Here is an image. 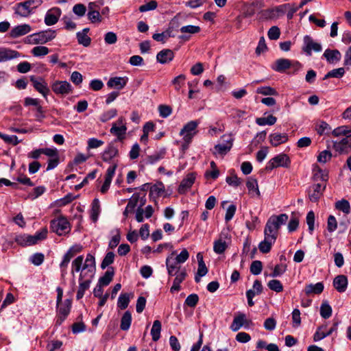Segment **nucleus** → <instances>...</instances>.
Instances as JSON below:
<instances>
[{
	"instance_id": "nucleus-23",
	"label": "nucleus",
	"mask_w": 351,
	"mask_h": 351,
	"mask_svg": "<svg viewBox=\"0 0 351 351\" xmlns=\"http://www.w3.org/2000/svg\"><path fill=\"white\" fill-rule=\"evenodd\" d=\"M350 137H344L340 141H333V148L340 154L346 152L351 147Z\"/></svg>"
},
{
	"instance_id": "nucleus-18",
	"label": "nucleus",
	"mask_w": 351,
	"mask_h": 351,
	"mask_svg": "<svg viewBox=\"0 0 351 351\" xmlns=\"http://www.w3.org/2000/svg\"><path fill=\"white\" fill-rule=\"evenodd\" d=\"M195 180V173H191L187 174L186 176L182 180L178 187V193L180 194L185 193L192 186Z\"/></svg>"
},
{
	"instance_id": "nucleus-51",
	"label": "nucleus",
	"mask_w": 351,
	"mask_h": 351,
	"mask_svg": "<svg viewBox=\"0 0 351 351\" xmlns=\"http://www.w3.org/2000/svg\"><path fill=\"white\" fill-rule=\"evenodd\" d=\"M256 93L263 95H278V92L270 86H261L256 89Z\"/></svg>"
},
{
	"instance_id": "nucleus-63",
	"label": "nucleus",
	"mask_w": 351,
	"mask_h": 351,
	"mask_svg": "<svg viewBox=\"0 0 351 351\" xmlns=\"http://www.w3.org/2000/svg\"><path fill=\"white\" fill-rule=\"evenodd\" d=\"M226 181L229 185L234 187L239 186L242 182V180L238 178L236 175L228 176Z\"/></svg>"
},
{
	"instance_id": "nucleus-14",
	"label": "nucleus",
	"mask_w": 351,
	"mask_h": 351,
	"mask_svg": "<svg viewBox=\"0 0 351 351\" xmlns=\"http://www.w3.org/2000/svg\"><path fill=\"white\" fill-rule=\"evenodd\" d=\"M62 11L58 7H53L47 10L45 16V23L48 26H51L57 23L60 16Z\"/></svg>"
},
{
	"instance_id": "nucleus-12",
	"label": "nucleus",
	"mask_w": 351,
	"mask_h": 351,
	"mask_svg": "<svg viewBox=\"0 0 351 351\" xmlns=\"http://www.w3.org/2000/svg\"><path fill=\"white\" fill-rule=\"evenodd\" d=\"M51 89L54 93L60 95H66L72 93L73 87L67 81H56L51 84Z\"/></svg>"
},
{
	"instance_id": "nucleus-33",
	"label": "nucleus",
	"mask_w": 351,
	"mask_h": 351,
	"mask_svg": "<svg viewBox=\"0 0 351 351\" xmlns=\"http://www.w3.org/2000/svg\"><path fill=\"white\" fill-rule=\"evenodd\" d=\"M323 56L329 63L337 62L339 61L341 58V53L337 49H326L325 50Z\"/></svg>"
},
{
	"instance_id": "nucleus-40",
	"label": "nucleus",
	"mask_w": 351,
	"mask_h": 351,
	"mask_svg": "<svg viewBox=\"0 0 351 351\" xmlns=\"http://www.w3.org/2000/svg\"><path fill=\"white\" fill-rule=\"evenodd\" d=\"M278 230L273 226L270 221H267L264 230V236L272 237L274 240H276Z\"/></svg>"
},
{
	"instance_id": "nucleus-16",
	"label": "nucleus",
	"mask_w": 351,
	"mask_h": 351,
	"mask_svg": "<svg viewBox=\"0 0 351 351\" xmlns=\"http://www.w3.org/2000/svg\"><path fill=\"white\" fill-rule=\"evenodd\" d=\"M117 168V164L116 163L108 168L105 176L104 182L100 189L101 193L105 194L108 191Z\"/></svg>"
},
{
	"instance_id": "nucleus-44",
	"label": "nucleus",
	"mask_w": 351,
	"mask_h": 351,
	"mask_svg": "<svg viewBox=\"0 0 351 351\" xmlns=\"http://www.w3.org/2000/svg\"><path fill=\"white\" fill-rule=\"evenodd\" d=\"M227 246L226 242L222 239H219L214 242L213 250L215 253L221 254L225 252Z\"/></svg>"
},
{
	"instance_id": "nucleus-62",
	"label": "nucleus",
	"mask_w": 351,
	"mask_h": 351,
	"mask_svg": "<svg viewBox=\"0 0 351 351\" xmlns=\"http://www.w3.org/2000/svg\"><path fill=\"white\" fill-rule=\"evenodd\" d=\"M104 41L108 45H113L117 41V36L113 32H108L104 35Z\"/></svg>"
},
{
	"instance_id": "nucleus-48",
	"label": "nucleus",
	"mask_w": 351,
	"mask_h": 351,
	"mask_svg": "<svg viewBox=\"0 0 351 351\" xmlns=\"http://www.w3.org/2000/svg\"><path fill=\"white\" fill-rule=\"evenodd\" d=\"M31 52L34 56L40 57L47 55L49 52V49L45 46H37L34 47Z\"/></svg>"
},
{
	"instance_id": "nucleus-19",
	"label": "nucleus",
	"mask_w": 351,
	"mask_h": 351,
	"mask_svg": "<svg viewBox=\"0 0 351 351\" xmlns=\"http://www.w3.org/2000/svg\"><path fill=\"white\" fill-rule=\"evenodd\" d=\"M325 188L326 186H323L321 184H316L311 186L308 191V197L310 200L313 202H317L322 195Z\"/></svg>"
},
{
	"instance_id": "nucleus-38",
	"label": "nucleus",
	"mask_w": 351,
	"mask_h": 351,
	"mask_svg": "<svg viewBox=\"0 0 351 351\" xmlns=\"http://www.w3.org/2000/svg\"><path fill=\"white\" fill-rule=\"evenodd\" d=\"M335 208L342 211L345 215L350 214L351 210L349 202L344 199L339 200L335 203Z\"/></svg>"
},
{
	"instance_id": "nucleus-52",
	"label": "nucleus",
	"mask_w": 351,
	"mask_h": 351,
	"mask_svg": "<svg viewBox=\"0 0 351 351\" xmlns=\"http://www.w3.org/2000/svg\"><path fill=\"white\" fill-rule=\"evenodd\" d=\"M0 138L3 139L4 142L13 145H16L20 142L18 137L15 135H8L0 132Z\"/></svg>"
},
{
	"instance_id": "nucleus-53",
	"label": "nucleus",
	"mask_w": 351,
	"mask_h": 351,
	"mask_svg": "<svg viewBox=\"0 0 351 351\" xmlns=\"http://www.w3.org/2000/svg\"><path fill=\"white\" fill-rule=\"evenodd\" d=\"M267 286L271 290L278 293L281 292L283 290V286L278 280H269L267 283Z\"/></svg>"
},
{
	"instance_id": "nucleus-54",
	"label": "nucleus",
	"mask_w": 351,
	"mask_h": 351,
	"mask_svg": "<svg viewBox=\"0 0 351 351\" xmlns=\"http://www.w3.org/2000/svg\"><path fill=\"white\" fill-rule=\"evenodd\" d=\"M324 285L322 282H317L315 285H311L307 287L308 293L319 294L323 291Z\"/></svg>"
},
{
	"instance_id": "nucleus-50",
	"label": "nucleus",
	"mask_w": 351,
	"mask_h": 351,
	"mask_svg": "<svg viewBox=\"0 0 351 351\" xmlns=\"http://www.w3.org/2000/svg\"><path fill=\"white\" fill-rule=\"evenodd\" d=\"M100 212L99 201L97 199H95L92 204L91 208V218L93 221H97L99 214Z\"/></svg>"
},
{
	"instance_id": "nucleus-21",
	"label": "nucleus",
	"mask_w": 351,
	"mask_h": 351,
	"mask_svg": "<svg viewBox=\"0 0 351 351\" xmlns=\"http://www.w3.org/2000/svg\"><path fill=\"white\" fill-rule=\"evenodd\" d=\"M245 324H248L246 316L245 314L239 313L234 317L230 328L232 331L236 332L244 326Z\"/></svg>"
},
{
	"instance_id": "nucleus-10",
	"label": "nucleus",
	"mask_w": 351,
	"mask_h": 351,
	"mask_svg": "<svg viewBox=\"0 0 351 351\" xmlns=\"http://www.w3.org/2000/svg\"><path fill=\"white\" fill-rule=\"evenodd\" d=\"M71 308V300L66 299L57 306V318L56 325L60 326L69 315Z\"/></svg>"
},
{
	"instance_id": "nucleus-9",
	"label": "nucleus",
	"mask_w": 351,
	"mask_h": 351,
	"mask_svg": "<svg viewBox=\"0 0 351 351\" xmlns=\"http://www.w3.org/2000/svg\"><path fill=\"white\" fill-rule=\"evenodd\" d=\"M290 159L287 154H280L271 158L267 162L266 169L271 171L279 167H288L290 165Z\"/></svg>"
},
{
	"instance_id": "nucleus-49",
	"label": "nucleus",
	"mask_w": 351,
	"mask_h": 351,
	"mask_svg": "<svg viewBox=\"0 0 351 351\" xmlns=\"http://www.w3.org/2000/svg\"><path fill=\"white\" fill-rule=\"evenodd\" d=\"M208 273V269L204 263H199L198 264V269L197 274L195 276V280L196 282H199L201 277L204 276Z\"/></svg>"
},
{
	"instance_id": "nucleus-58",
	"label": "nucleus",
	"mask_w": 351,
	"mask_h": 351,
	"mask_svg": "<svg viewBox=\"0 0 351 351\" xmlns=\"http://www.w3.org/2000/svg\"><path fill=\"white\" fill-rule=\"evenodd\" d=\"M287 270V265L285 264L276 265L273 272L270 274L271 277H278L282 276Z\"/></svg>"
},
{
	"instance_id": "nucleus-5",
	"label": "nucleus",
	"mask_w": 351,
	"mask_h": 351,
	"mask_svg": "<svg viewBox=\"0 0 351 351\" xmlns=\"http://www.w3.org/2000/svg\"><path fill=\"white\" fill-rule=\"evenodd\" d=\"M234 140L231 134H223L220 138V142L214 147L213 154L219 156L226 155L231 149Z\"/></svg>"
},
{
	"instance_id": "nucleus-22",
	"label": "nucleus",
	"mask_w": 351,
	"mask_h": 351,
	"mask_svg": "<svg viewBox=\"0 0 351 351\" xmlns=\"http://www.w3.org/2000/svg\"><path fill=\"white\" fill-rule=\"evenodd\" d=\"M186 271L184 268H182L180 271H179L176 275L173 276H176L173 282V285L170 289V291L171 293H173L175 291H178L180 290V284L184 280V279L186 277Z\"/></svg>"
},
{
	"instance_id": "nucleus-61",
	"label": "nucleus",
	"mask_w": 351,
	"mask_h": 351,
	"mask_svg": "<svg viewBox=\"0 0 351 351\" xmlns=\"http://www.w3.org/2000/svg\"><path fill=\"white\" fill-rule=\"evenodd\" d=\"M165 149L160 150L158 152H156L148 157V161L151 164H154L165 157Z\"/></svg>"
},
{
	"instance_id": "nucleus-42",
	"label": "nucleus",
	"mask_w": 351,
	"mask_h": 351,
	"mask_svg": "<svg viewBox=\"0 0 351 351\" xmlns=\"http://www.w3.org/2000/svg\"><path fill=\"white\" fill-rule=\"evenodd\" d=\"M161 323L159 320H155L151 330V335L154 341H158L160 337Z\"/></svg>"
},
{
	"instance_id": "nucleus-11",
	"label": "nucleus",
	"mask_w": 351,
	"mask_h": 351,
	"mask_svg": "<svg viewBox=\"0 0 351 351\" xmlns=\"http://www.w3.org/2000/svg\"><path fill=\"white\" fill-rule=\"evenodd\" d=\"M303 42L302 50L307 56H311L313 51L319 52L322 49L321 44L314 41L308 35L304 37Z\"/></svg>"
},
{
	"instance_id": "nucleus-17",
	"label": "nucleus",
	"mask_w": 351,
	"mask_h": 351,
	"mask_svg": "<svg viewBox=\"0 0 351 351\" xmlns=\"http://www.w3.org/2000/svg\"><path fill=\"white\" fill-rule=\"evenodd\" d=\"M289 6V4H284L271 9L263 11V16L266 19H272L279 17L280 14L284 13V9Z\"/></svg>"
},
{
	"instance_id": "nucleus-4",
	"label": "nucleus",
	"mask_w": 351,
	"mask_h": 351,
	"mask_svg": "<svg viewBox=\"0 0 351 351\" xmlns=\"http://www.w3.org/2000/svg\"><path fill=\"white\" fill-rule=\"evenodd\" d=\"M199 122L197 120L191 121L186 123L180 132V135L182 136V139L184 141V145H182L184 148H186L188 145L192 141L193 138L197 133V126Z\"/></svg>"
},
{
	"instance_id": "nucleus-36",
	"label": "nucleus",
	"mask_w": 351,
	"mask_h": 351,
	"mask_svg": "<svg viewBox=\"0 0 351 351\" xmlns=\"http://www.w3.org/2000/svg\"><path fill=\"white\" fill-rule=\"evenodd\" d=\"M272 237H265L264 240L258 245L259 250L263 253H267L271 250L272 245L275 243Z\"/></svg>"
},
{
	"instance_id": "nucleus-56",
	"label": "nucleus",
	"mask_w": 351,
	"mask_h": 351,
	"mask_svg": "<svg viewBox=\"0 0 351 351\" xmlns=\"http://www.w3.org/2000/svg\"><path fill=\"white\" fill-rule=\"evenodd\" d=\"M200 29H201L199 26L189 25L182 26L180 30L182 33L195 34L199 33L200 32Z\"/></svg>"
},
{
	"instance_id": "nucleus-30",
	"label": "nucleus",
	"mask_w": 351,
	"mask_h": 351,
	"mask_svg": "<svg viewBox=\"0 0 351 351\" xmlns=\"http://www.w3.org/2000/svg\"><path fill=\"white\" fill-rule=\"evenodd\" d=\"M288 218L287 214H280L279 215H272L267 221H270L273 226L278 230L282 225L286 223Z\"/></svg>"
},
{
	"instance_id": "nucleus-31",
	"label": "nucleus",
	"mask_w": 351,
	"mask_h": 351,
	"mask_svg": "<svg viewBox=\"0 0 351 351\" xmlns=\"http://www.w3.org/2000/svg\"><path fill=\"white\" fill-rule=\"evenodd\" d=\"M19 56V53L16 51L1 49H0V62H6L14 58H16Z\"/></svg>"
},
{
	"instance_id": "nucleus-45",
	"label": "nucleus",
	"mask_w": 351,
	"mask_h": 351,
	"mask_svg": "<svg viewBox=\"0 0 351 351\" xmlns=\"http://www.w3.org/2000/svg\"><path fill=\"white\" fill-rule=\"evenodd\" d=\"M185 80L186 76L184 74L178 75L172 80L171 83L177 92H179L182 87L185 84Z\"/></svg>"
},
{
	"instance_id": "nucleus-60",
	"label": "nucleus",
	"mask_w": 351,
	"mask_h": 351,
	"mask_svg": "<svg viewBox=\"0 0 351 351\" xmlns=\"http://www.w3.org/2000/svg\"><path fill=\"white\" fill-rule=\"evenodd\" d=\"M199 301V297L195 293L190 294L185 300L184 304L190 307H195Z\"/></svg>"
},
{
	"instance_id": "nucleus-25",
	"label": "nucleus",
	"mask_w": 351,
	"mask_h": 351,
	"mask_svg": "<svg viewBox=\"0 0 351 351\" xmlns=\"http://www.w3.org/2000/svg\"><path fill=\"white\" fill-rule=\"evenodd\" d=\"M32 28L28 24H22L17 25L12 29L10 36L12 38H18L29 33Z\"/></svg>"
},
{
	"instance_id": "nucleus-3",
	"label": "nucleus",
	"mask_w": 351,
	"mask_h": 351,
	"mask_svg": "<svg viewBox=\"0 0 351 351\" xmlns=\"http://www.w3.org/2000/svg\"><path fill=\"white\" fill-rule=\"evenodd\" d=\"M47 229L44 228L40 231L36 232L34 235L21 234L16 237V241L18 244L23 246L32 245L38 241L44 240L47 235Z\"/></svg>"
},
{
	"instance_id": "nucleus-7",
	"label": "nucleus",
	"mask_w": 351,
	"mask_h": 351,
	"mask_svg": "<svg viewBox=\"0 0 351 351\" xmlns=\"http://www.w3.org/2000/svg\"><path fill=\"white\" fill-rule=\"evenodd\" d=\"M51 228L53 232L59 236L64 235L71 230L70 223L64 217H59L51 221Z\"/></svg>"
},
{
	"instance_id": "nucleus-41",
	"label": "nucleus",
	"mask_w": 351,
	"mask_h": 351,
	"mask_svg": "<svg viewBox=\"0 0 351 351\" xmlns=\"http://www.w3.org/2000/svg\"><path fill=\"white\" fill-rule=\"evenodd\" d=\"M114 270L113 269L109 268L105 273V274L99 279L98 283L103 286L108 285L110 282L112 280L114 276Z\"/></svg>"
},
{
	"instance_id": "nucleus-15",
	"label": "nucleus",
	"mask_w": 351,
	"mask_h": 351,
	"mask_svg": "<svg viewBox=\"0 0 351 351\" xmlns=\"http://www.w3.org/2000/svg\"><path fill=\"white\" fill-rule=\"evenodd\" d=\"M175 254L176 252H173L166 259L168 274L171 276H173L182 269L180 267V263L177 262L176 259L174 258Z\"/></svg>"
},
{
	"instance_id": "nucleus-32",
	"label": "nucleus",
	"mask_w": 351,
	"mask_h": 351,
	"mask_svg": "<svg viewBox=\"0 0 351 351\" xmlns=\"http://www.w3.org/2000/svg\"><path fill=\"white\" fill-rule=\"evenodd\" d=\"M333 285L339 292H344L348 285V279L345 276L339 275L334 279Z\"/></svg>"
},
{
	"instance_id": "nucleus-27",
	"label": "nucleus",
	"mask_w": 351,
	"mask_h": 351,
	"mask_svg": "<svg viewBox=\"0 0 351 351\" xmlns=\"http://www.w3.org/2000/svg\"><path fill=\"white\" fill-rule=\"evenodd\" d=\"M174 58V53L171 49H163L158 53L156 60L160 64H167Z\"/></svg>"
},
{
	"instance_id": "nucleus-6",
	"label": "nucleus",
	"mask_w": 351,
	"mask_h": 351,
	"mask_svg": "<svg viewBox=\"0 0 351 351\" xmlns=\"http://www.w3.org/2000/svg\"><path fill=\"white\" fill-rule=\"evenodd\" d=\"M293 67L295 71H298L302 68L301 64L298 61H291L286 58H279L276 60L271 68L274 71L279 73H283L285 70Z\"/></svg>"
},
{
	"instance_id": "nucleus-29",
	"label": "nucleus",
	"mask_w": 351,
	"mask_h": 351,
	"mask_svg": "<svg viewBox=\"0 0 351 351\" xmlns=\"http://www.w3.org/2000/svg\"><path fill=\"white\" fill-rule=\"evenodd\" d=\"M287 140L288 136L285 133H274L269 135L270 143L274 147L286 143Z\"/></svg>"
},
{
	"instance_id": "nucleus-57",
	"label": "nucleus",
	"mask_w": 351,
	"mask_h": 351,
	"mask_svg": "<svg viewBox=\"0 0 351 351\" xmlns=\"http://www.w3.org/2000/svg\"><path fill=\"white\" fill-rule=\"evenodd\" d=\"M263 265L260 261H254L250 266V272L254 275H258L261 273Z\"/></svg>"
},
{
	"instance_id": "nucleus-1",
	"label": "nucleus",
	"mask_w": 351,
	"mask_h": 351,
	"mask_svg": "<svg viewBox=\"0 0 351 351\" xmlns=\"http://www.w3.org/2000/svg\"><path fill=\"white\" fill-rule=\"evenodd\" d=\"M80 272L79 276V287L76 295L77 300L82 298L86 291L90 288V283L95 272V259L91 254L86 255L84 261L83 256H78L71 263V273Z\"/></svg>"
},
{
	"instance_id": "nucleus-34",
	"label": "nucleus",
	"mask_w": 351,
	"mask_h": 351,
	"mask_svg": "<svg viewBox=\"0 0 351 351\" xmlns=\"http://www.w3.org/2000/svg\"><path fill=\"white\" fill-rule=\"evenodd\" d=\"M88 32H89V28H84L82 32H78L76 34L77 42L79 44H80L84 47H88L90 45L91 39L87 35Z\"/></svg>"
},
{
	"instance_id": "nucleus-28",
	"label": "nucleus",
	"mask_w": 351,
	"mask_h": 351,
	"mask_svg": "<svg viewBox=\"0 0 351 351\" xmlns=\"http://www.w3.org/2000/svg\"><path fill=\"white\" fill-rule=\"evenodd\" d=\"M15 14L23 17L28 16L32 12L26 1L17 3L14 7Z\"/></svg>"
},
{
	"instance_id": "nucleus-43",
	"label": "nucleus",
	"mask_w": 351,
	"mask_h": 351,
	"mask_svg": "<svg viewBox=\"0 0 351 351\" xmlns=\"http://www.w3.org/2000/svg\"><path fill=\"white\" fill-rule=\"evenodd\" d=\"M277 119L273 115H269L267 117H259L256 119V123L258 125L263 126L266 125H273L276 123Z\"/></svg>"
},
{
	"instance_id": "nucleus-37",
	"label": "nucleus",
	"mask_w": 351,
	"mask_h": 351,
	"mask_svg": "<svg viewBox=\"0 0 351 351\" xmlns=\"http://www.w3.org/2000/svg\"><path fill=\"white\" fill-rule=\"evenodd\" d=\"M332 135L335 137L343 136L345 137H351L350 127L348 125H341L336 128L332 132Z\"/></svg>"
},
{
	"instance_id": "nucleus-46",
	"label": "nucleus",
	"mask_w": 351,
	"mask_h": 351,
	"mask_svg": "<svg viewBox=\"0 0 351 351\" xmlns=\"http://www.w3.org/2000/svg\"><path fill=\"white\" fill-rule=\"evenodd\" d=\"M345 73V69L343 67L335 69L327 73L324 77L323 80H326L330 77L341 78Z\"/></svg>"
},
{
	"instance_id": "nucleus-2",
	"label": "nucleus",
	"mask_w": 351,
	"mask_h": 351,
	"mask_svg": "<svg viewBox=\"0 0 351 351\" xmlns=\"http://www.w3.org/2000/svg\"><path fill=\"white\" fill-rule=\"evenodd\" d=\"M56 34V30L49 29L46 31L27 36L25 38V43L30 45L44 44L55 38Z\"/></svg>"
},
{
	"instance_id": "nucleus-35",
	"label": "nucleus",
	"mask_w": 351,
	"mask_h": 351,
	"mask_svg": "<svg viewBox=\"0 0 351 351\" xmlns=\"http://www.w3.org/2000/svg\"><path fill=\"white\" fill-rule=\"evenodd\" d=\"M134 296L133 293H121L117 301V306L121 309H125L130 303V299Z\"/></svg>"
},
{
	"instance_id": "nucleus-20",
	"label": "nucleus",
	"mask_w": 351,
	"mask_h": 351,
	"mask_svg": "<svg viewBox=\"0 0 351 351\" xmlns=\"http://www.w3.org/2000/svg\"><path fill=\"white\" fill-rule=\"evenodd\" d=\"M128 82V77H114L110 78L107 82V86L110 88L121 90L125 86Z\"/></svg>"
},
{
	"instance_id": "nucleus-39",
	"label": "nucleus",
	"mask_w": 351,
	"mask_h": 351,
	"mask_svg": "<svg viewBox=\"0 0 351 351\" xmlns=\"http://www.w3.org/2000/svg\"><path fill=\"white\" fill-rule=\"evenodd\" d=\"M132 323V315L129 311H126L123 315L121 319L120 328L123 330H128Z\"/></svg>"
},
{
	"instance_id": "nucleus-24",
	"label": "nucleus",
	"mask_w": 351,
	"mask_h": 351,
	"mask_svg": "<svg viewBox=\"0 0 351 351\" xmlns=\"http://www.w3.org/2000/svg\"><path fill=\"white\" fill-rule=\"evenodd\" d=\"M119 150L113 144H109L101 154V158L104 162H110L112 159L117 156Z\"/></svg>"
},
{
	"instance_id": "nucleus-13",
	"label": "nucleus",
	"mask_w": 351,
	"mask_h": 351,
	"mask_svg": "<svg viewBox=\"0 0 351 351\" xmlns=\"http://www.w3.org/2000/svg\"><path fill=\"white\" fill-rule=\"evenodd\" d=\"M30 81L32 82L34 88L47 100V95L50 90L45 80L42 77L31 76Z\"/></svg>"
},
{
	"instance_id": "nucleus-26",
	"label": "nucleus",
	"mask_w": 351,
	"mask_h": 351,
	"mask_svg": "<svg viewBox=\"0 0 351 351\" xmlns=\"http://www.w3.org/2000/svg\"><path fill=\"white\" fill-rule=\"evenodd\" d=\"M246 186L248 190V193L251 197H260L261 193L258 189V182L256 179L252 177L248 178L246 182Z\"/></svg>"
},
{
	"instance_id": "nucleus-64",
	"label": "nucleus",
	"mask_w": 351,
	"mask_h": 351,
	"mask_svg": "<svg viewBox=\"0 0 351 351\" xmlns=\"http://www.w3.org/2000/svg\"><path fill=\"white\" fill-rule=\"evenodd\" d=\"M267 35L270 40H277L280 35V29L277 26H273L269 29Z\"/></svg>"
},
{
	"instance_id": "nucleus-55",
	"label": "nucleus",
	"mask_w": 351,
	"mask_h": 351,
	"mask_svg": "<svg viewBox=\"0 0 351 351\" xmlns=\"http://www.w3.org/2000/svg\"><path fill=\"white\" fill-rule=\"evenodd\" d=\"M114 254L112 252H108L101 262V267L105 269L108 267L114 262Z\"/></svg>"
},
{
	"instance_id": "nucleus-8",
	"label": "nucleus",
	"mask_w": 351,
	"mask_h": 351,
	"mask_svg": "<svg viewBox=\"0 0 351 351\" xmlns=\"http://www.w3.org/2000/svg\"><path fill=\"white\" fill-rule=\"evenodd\" d=\"M110 132L112 134L117 136L119 141L124 139L127 132L125 119L122 117H119L116 122L112 123Z\"/></svg>"
},
{
	"instance_id": "nucleus-59",
	"label": "nucleus",
	"mask_w": 351,
	"mask_h": 351,
	"mask_svg": "<svg viewBox=\"0 0 351 351\" xmlns=\"http://www.w3.org/2000/svg\"><path fill=\"white\" fill-rule=\"evenodd\" d=\"M332 158V153L328 150H324L317 156V161L321 163H326Z\"/></svg>"
},
{
	"instance_id": "nucleus-47",
	"label": "nucleus",
	"mask_w": 351,
	"mask_h": 351,
	"mask_svg": "<svg viewBox=\"0 0 351 351\" xmlns=\"http://www.w3.org/2000/svg\"><path fill=\"white\" fill-rule=\"evenodd\" d=\"M320 315L324 319L329 318L332 315V308L328 302H324L320 307Z\"/></svg>"
}]
</instances>
